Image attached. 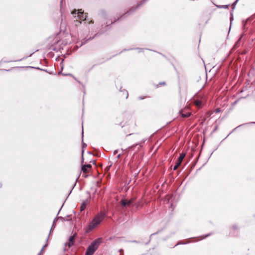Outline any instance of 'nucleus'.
Returning a JSON list of instances; mask_svg holds the SVG:
<instances>
[{"instance_id":"24","label":"nucleus","mask_w":255,"mask_h":255,"mask_svg":"<svg viewBox=\"0 0 255 255\" xmlns=\"http://www.w3.org/2000/svg\"><path fill=\"white\" fill-rule=\"evenodd\" d=\"M55 225L52 224L51 228L50 229V233L51 232L52 230H53L55 228Z\"/></svg>"},{"instance_id":"43","label":"nucleus","mask_w":255,"mask_h":255,"mask_svg":"<svg viewBox=\"0 0 255 255\" xmlns=\"http://www.w3.org/2000/svg\"><path fill=\"white\" fill-rule=\"evenodd\" d=\"M255 124V122H250V123H248V124Z\"/></svg>"},{"instance_id":"18","label":"nucleus","mask_w":255,"mask_h":255,"mask_svg":"<svg viewBox=\"0 0 255 255\" xmlns=\"http://www.w3.org/2000/svg\"><path fill=\"white\" fill-rule=\"evenodd\" d=\"M87 147V144L86 143L83 142V144H82V148H83V149H82V154L84 153L83 148H85V147Z\"/></svg>"},{"instance_id":"8","label":"nucleus","mask_w":255,"mask_h":255,"mask_svg":"<svg viewBox=\"0 0 255 255\" xmlns=\"http://www.w3.org/2000/svg\"><path fill=\"white\" fill-rule=\"evenodd\" d=\"M255 17V13L252 16L248 18L246 20H243L242 21L243 26L244 29H245L246 28V26L247 23L251 22L252 20L253 19V18Z\"/></svg>"},{"instance_id":"23","label":"nucleus","mask_w":255,"mask_h":255,"mask_svg":"<svg viewBox=\"0 0 255 255\" xmlns=\"http://www.w3.org/2000/svg\"><path fill=\"white\" fill-rule=\"evenodd\" d=\"M46 246V245H44L43 248H42V249L41 250V251L38 254V255H41V253L43 251L44 248Z\"/></svg>"},{"instance_id":"16","label":"nucleus","mask_w":255,"mask_h":255,"mask_svg":"<svg viewBox=\"0 0 255 255\" xmlns=\"http://www.w3.org/2000/svg\"><path fill=\"white\" fill-rule=\"evenodd\" d=\"M181 163L178 162V161L176 162V163L175 164V165L173 167V170H176L178 167L181 165Z\"/></svg>"},{"instance_id":"7","label":"nucleus","mask_w":255,"mask_h":255,"mask_svg":"<svg viewBox=\"0 0 255 255\" xmlns=\"http://www.w3.org/2000/svg\"><path fill=\"white\" fill-rule=\"evenodd\" d=\"M76 236V234H74L73 236H71L69 237L68 242L66 244V245H67L69 248H70L73 245H74Z\"/></svg>"},{"instance_id":"54","label":"nucleus","mask_w":255,"mask_h":255,"mask_svg":"<svg viewBox=\"0 0 255 255\" xmlns=\"http://www.w3.org/2000/svg\"><path fill=\"white\" fill-rule=\"evenodd\" d=\"M60 210H61V209L59 210V211H58V212H60Z\"/></svg>"},{"instance_id":"11","label":"nucleus","mask_w":255,"mask_h":255,"mask_svg":"<svg viewBox=\"0 0 255 255\" xmlns=\"http://www.w3.org/2000/svg\"><path fill=\"white\" fill-rule=\"evenodd\" d=\"M191 116V113L190 112H186L185 113H182L181 116L183 118H188Z\"/></svg>"},{"instance_id":"1","label":"nucleus","mask_w":255,"mask_h":255,"mask_svg":"<svg viewBox=\"0 0 255 255\" xmlns=\"http://www.w3.org/2000/svg\"><path fill=\"white\" fill-rule=\"evenodd\" d=\"M71 14L73 15L74 19V24L76 26H78L79 25L81 24L82 22L81 21L86 20L83 23L84 25L87 26V20L86 18L87 17V15L86 13H84V11L82 10V9H79L77 10L76 9H74L71 12Z\"/></svg>"},{"instance_id":"51","label":"nucleus","mask_w":255,"mask_h":255,"mask_svg":"<svg viewBox=\"0 0 255 255\" xmlns=\"http://www.w3.org/2000/svg\"><path fill=\"white\" fill-rule=\"evenodd\" d=\"M115 21H116V20H115V21H114V22H115ZM113 23V22H111V23Z\"/></svg>"},{"instance_id":"14","label":"nucleus","mask_w":255,"mask_h":255,"mask_svg":"<svg viewBox=\"0 0 255 255\" xmlns=\"http://www.w3.org/2000/svg\"><path fill=\"white\" fill-rule=\"evenodd\" d=\"M229 5H216L218 8H228Z\"/></svg>"},{"instance_id":"40","label":"nucleus","mask_w":255,"mask_h":255,"mask_svg":"<svg viewBox=\"0 0 255 255\" xmlns=\"http://www.w3.org/2000/svg\"><path fill=\"white\" fill-rule=\"evenodd\" d=\"M110 166H111V165L109 167L107 166L106 167V169H107V170H109Z\"/></svg>"},{"instance_id":"45","label":"nucleus","mask_w":255,"mask_h":255,"mask_svg":"<svg viewBox=\"0 0 255 255\" xmlns=\"http://www.w3.org/2000/svg\"><path fill=\"white\" fill-rule=\"evenodd\" d=\"M150 241V240H149V241H148L146 243V245L148 244L149 243Z\"/></svg>"},{"instance_id":"3","label":"nucleus","mask_w":255,"mask_h":255,"mask_svg":"<svg viewBox=\"0 0 255 255\" xmlns=\"http://www.w3.org/2000/svg\"><path fill=\"white\" fill-rule=\"evenodd\" d=\"M102 239L101 238H98L92 242L87 248L85 255H93L95 252L98 249L99 246L102 243Z\"/></svg>"},{"instance_id":"41","label":"nucleus","mask_w":255,"mask_h":255,"mask_svg":"<svg viewBox=\"0 0 255 255\" xmlns=\"http://www.w3.org/2000/svg\"><path fill=\"white\" fill-rule=\"evenodd\" d=\"M86 42V40H84V41L82 42V44H85Z\"/></svg>"},{"instance_id":"31","label":"nucleus","mask_w":255,"mask_h":255,"mask_svg":"<svg viewBox=\"0 0 255 255\" xmlns=\"http://www.w3.org/2000/svg\"><path fill=\"white\" fill-rule=\"evenodd\" d=\"M118 151H119L118 149L115 150L114 152V154H115V155L118 152Z\"/></svg>"},{"instance_id":"17","label":"nucleus","mask_w":255,"mask_h":255,"mask_svg":"<svg viewBox=\"0 0 255 255\" xmlns=\"http://www.w3.org/2000/svg\"><path fill=\"white\" fill-rule=\"evenodd\" d=\"M196 105L197 106L201 107L202 106V102L201 101L198 100L196 102Z\"/></svg>"},{"instance_id":"25","label":"nucleus","mask_w":255,"mask_h":255,"mask_svg":"<svg viewBox=\"0 0 255 255\" xmlns=\"http://www.w3.org/2000/svg\"><path fill=\"white\" fill-rule=\"evenodd\" d=\"M131 243H139V241H136V240H133L130 241Z\"/></svg>"},{"instance_id":"32","label":"nucleus","mask_w":255,"mask_h":255,"mask_svg":"<svg viewBox=\"0 0 255 255\" xmlns=\"http://www.w3.org/2000/svg\"><path fill=\"white\" fill-rule=\"evenodd\" d=\"M119 252H120V253H121V254H123V253H124V250H123V249H120V250H119Z\"/></svg>"},{"instance_id":"44","label":"nucleus","mask_w":255,"mask_h":255,"mask_svg":"<svg viewBox=\"0 0 255 255\" xmlns=\"http://www.w3.org/2000/svg\"><path fill=\"white\" fill-rule=\"evenodd\" d=\"M62 74V72H61V71H59V72H58V74L59 75V74Z\"/></svg>"},{"instance_id":"38","label":"nucleus","mask_w":255,"mask_h":255,"mask_svg":"<svg viewBox=\"0 0 255 255\" xmlns=\"http://www.w3.org/2000/svg\"><path fill=\"white\" fill-rule=\"evenodd\" d=\"M139 99H140V100H142V99H144V97H142L140 96V97H139Z\"/></svg>"},{"instance_id":"29","label":"nucleus","mask_w":255,"mask_h":255,"mask_svg":"<svg viewBox=\"0 0 255 255\" xmlns=\"http://www.w3.org/2000/svg\"><path fill=\"white\" fill-rule=\"evenodd\" d=\"M158 232H159V231H158V232H156V233H153V234H151V235H150V237H151L152 236H154V235H155L157 234L158 233Z\"/></svg>"},{"instance_id":"27","label":"nucleus","mask_w":255,"mask_h":255,"mask_svg":"<svg viewBox=\"0 0 255 255\" xmlns=\"http://www.w3.org/2000/svg\"><path fill=\"white\" fill-rule=\"evenodd\" d=\"M220 112V109H219V108H218V109H216V110H215V112H216V113H219Z\"/></svg>"},{"instance_id":"30","label":"nucleus","mask_w":255,"mask_h":255,"mask_svg":"<svg viewBox=\"0 0 255 255\" xmlns=\"http://www.w3.org/2000/svg\"><path fill=\"white\" fill-rule=\"evenodd\" d=\"M231 17H230V20H231V22L233 19V17L232 13H231Z\"/></svg>"},{"instance_id":"53","label":"nucleus","mask_w":255,"mask_h":255,"mask_svg":"<svg viewBox=\"0 0 255 255\" xmlns=\"http://www.w3.org/2000/svg\"><path fill=\"white\" fill-rule=\"evenodd\" d=\"M1 187V184H0V188Z\"/></svg>"},{"instance_id":"15","label":"nucleus","mask_w":255,"mask_h":255,"mask_svg":"<svg viewBox=\"0 0 255 255\" xmlns=\"http://www.w3.org/2000/svg\"><path fill=\"white\" fill-rule=\"evenodd\" d=\"M69 216H67V217L64 218V217H58L57 218V219H59V220H60L61 221H68L69 220L67 219Z\"/></svg>"},{"instance_id":"12","label":"nucleus","mask_w":255,"mask_h":255,"mask_svg":"<svg viewBox=\"0 0 255 255\" xmlns=\"http://www.w3.org/2000/svg\"><path fill=\"white\" fill-rule=\"evenodd\" d=\"M86 205H87V203H86V202H84L82 204H81V207H80V211H82L83 210H85V209L86 208Z\"/></svg>"},{"instance_id":"10","label":"nucleus","mask_w":255,"mask_h":255,"mask_svg":"<svg viewBox=\"0 0 255 255\" xmlns=\"http://www.w3.org/2000/svg\"><path fill=\"white\" fill-rule=\"evenodd\" d=\"M238 227L236 226V225H234L232 226V230L233 231H232L230 233V234L232 235V236H237V233H236V231H237L238 230Z\"/></svg>"},{"instance_id":"6","label":"nucleus","mask_w":255,"mask_h":255,"mask_svg":"<svg viewBox=\"0 0 255 255\" xmlns=\"http://www.w3.org/2000/svg\"><path fill=\"white\" fill-rule=\"evenodd\" d=\"M84 162V158L82 156V166H81V170L83 172V173H87L89 172V169L92 168V165L90 164H83Z\"/></svg>"},{"instance_id":"22","label":"nucleus","mask_w":255,"mask_h":255,"mask_svg":"<svg viewBox=\"0 0 255 255\" xmlns=\"http://www.w3.org/2000/svg\"><path fill=\"white\" fill-rule=\"evenodd\" d=\"M211 235H212V233H210V234H207L205 236H204V237L202 238V239H205L208 237H209V236H210Z\"/></svg>"},{"instance_id":"4","label":"nucleus","mask_w":255,"mask_h":255,"mask_svg":"<svg viewBox=\"0 0 255 255\" xmlns=\"http://www.w3.org/2000/svg\"><path fill=\"white\" fill-rule=\"evenodd\" d=\"M136 200V198L133 197L130 199L127 200L126 199H122L121 201V205L122 206V208L126 207V206H134L135 205L134 202Z\"/></svg>"},{"instance_id":"34","label":"nucleus","mask_w":255,"mask_h":255,"mask_svg":"<svg viewBox=\"0 0 255 255\" xmlns=\"http://www.w3.org/2000/svg\"><path fill=\"white\" fill-rule=\"evenodd\" d=\"M243 125H240V126H238V127H237V128H234V129H233V131L235 130L237 128H239V127H241V126H242Z\"/></svg>"},{"instance_id":"39","label":"nucleus","mask_w":255,"mask_h":255,"mask_svg":"<svg viewBox=\"0 0 255 255\" xmlns=\"http://www.w3.org/2000/svg\"><path fill=\"white\" fill-rule=\"evenodd\" d=\"M137 49L139 50V52H140L142 50V49H141V48H137Z\"/></svg>"},{"instance_id":"2","label":"nucleus","mask_w":255,"mask_h":255,"mask_svg":"<svg viewBox=\"0 0 255 255\" xmlns=\"http://www.w3.org/2000/svg\"><path fill=\"white\" fill-rule=\"evenodd\" d=\"M105 214L103 212H101L98 215L95 216L92 221L88 226L86 230V233H89L94 229L98 225H99L104 219Z\"/></svg>"},{"instance_id":"13","label":"nucleus","mask_w":255,"mask_h":255,"mask_svg":"<svg viewBox=\"0 0 255 255\" xmlns=\"http://www.w3.org/2000/svg\"><path fill=\"white\" fill-rule=\"evenodd\" d=\"M242 36L243 35H241L238 41L236 42L234 46V47H238L240 46V41L241 40Z\"/></svg>"},{"instance_id":"49","label":"nucleus","mask_w":255,"mask_h":255,"mask_svg":"<svg viewBox=\"0 0 255 255\" xmlns=\"http://www.w3.org/2000/svg\"><path fill=\"white\" fill-rule=\"evenodd\" d=\"M21 60H22V59H19V60H18V61H21ZM17 61V60H15V61Z\"/></svg>"},{"instance_id":"46","label":"nucleus","mask_w":255,"mask_h":255,"mask_svg":"<svg viewBox=\"0 0 255 255\" xmlns=\"http://www.w3.org/2000/svg\"><path fill=\"white\" fill-rule=\"evenodd\" d=\"M83 133H84V132H83V129L82 130V138L83 137Z\"/></svg>"},{"instance_id":"21","label":"nucleus","mask_w":255,"mask_h":255,"mask_svg":"<svg viewBox=\"0 0 255 255\" xmlns=\"http://www.w3.org/2000/svg\"><path fill=\"white\" fill-rule=\"evenodd\" d=\"M185 243H183V242H181V241H179L175 245L174 247H176L179 245H180V244H185Z\"/></svg>"},{"instance_id":"50","label":"nucleus","mask_w":255,"mask_h":255,"mask_svg":"<svg viewBox=\"0 0 255 255\" xmlns=\"http://www.w3.org/2000/svg\"><path fill=\"white\" fill-rule=\"evenodd\" d=\"M112 239V237H111V238H110V240H111Z\"/></svg>"},{"instance_id":"37","label":"nucleus","mask_w":255,"mask_h":255,"mask_svg":"<svg viewBox=\"0 0 255 255\" xmlns=\"http://www.w3.org/2000/svg\"><path fill=\"white\" fill-rule=\"evenodd\" d=\"M217 129V127L216 126V127L214 128V130H213V131H216Z\"/></svg>"},{"instance_id":"28","label":"nucleus","mask_w":255,"mask_h":255,"mask_svg":"<svg viewBox=\"0 0 255 255\" xmlns=\"http://www.w3.org/2000/svg\"><path fill=\"white\" fill-rule=\"evenodd\" d=\"M57 220H58V219H57V218H55V219L54 220V221H53V224H52L55 225V224L56 223V221H57Z\"/></svg>"},{"instance_id":"20","label":"nucleus","mask_w":255,"mask_h":255,"mask_svg":"<svg viewBox=\"0 0 255 255\" xmlns=\"http://www.w3.org/2000/svg\"><path fill=\"white\" fill-rule=\"evenodd\" d=\"M123 93L124 94H126V98H128V91L127 90H123Z\"/></svg>"},{"instance_id":"47","label":"nucleus","mask_w":255,"mask_h":255,"mask_svg":"<svg viewBox=\"0 0 255 255\" xmlns=\"http://www.w3.org/2000/svg\"><path fill=\"white\" fill-rule=\"evenodd\" d=\"M145 141V139H143L141 142H144Z\"/></svg>"},{"instance_id":"48","label":"nucleus","mask_w":255,"mask_h":255,"mask_svg":"<svg viewBox=\"0 0 255 255\" xmlns=\"http://www.w3.org/2000/svg\"><path fill=\"white\" fill-rule=\"evenodd\" d=\"M67 75V74H65V75ZM68 75H71V76H72V75H71V74H68Z\"/></svg>"},{"instance_id":"33","label":"nucleus","mask_w":255,"mask_h":255,"mask_svg":"<svg viewBox=\"0 0 255 255\" xmlns=\"http://www.w3.org/2000/svg\"><path fill=\"white\" fill-rule=\"evenodd\" d=\"M90 23H94V22H93V21L92 20H91L90 21H89V22H88V25H89V24H90Z\"/></svg>"},{"instance_id":"52","label":"nucleus","mask_w":255,"mask_h":255,"mask_svg":"<svg viewBox=\"0 0 255 255\" xmlns=\"http://www.w3.org/2000/svg\"><path fill=\"white\" fill-rule=\"evenodd\" d=\"M93 163L95 164V161H93Z\"/></svg>"},{"instance_id":"5","label":"nucleus","mask_w":255,"mask_h":255,"mask_svg":"<svg viewBox=\"0 0 255 255\" xmlns=\"http://www.w3.org/2000/svg\"><path fill=\"white\" fill-rule=\"evenodd\" d=\"M148 0H141L138 4H137L136 6L135 7H132L129 11H127L126 13H125L123 15H122L120 18H118V19H122L123 18H124L126 15H129V14L131 13L132 12L135 10V9L139 7H140L141 5H142L143 3H144L145 2H146Z\"/></svg>"},{"instance_id":"36","label":"nucleus","mask_w":255,"mask_h":255,"mask_svg":"<svg viewBox=\"0 0 255 255\" xmlns=\"http://www.w3.org/2000/svg\"><path fill=\"white\" fill-rule=\"evenodd\" d=\"M138 144H136L135 145H133L132 146H131L130 147V148H132V147H134V146H136V145H138Z\"/></svg>"},{"instance_id":"35","label":"nucleus","mask_w":255,"mask_h":255,"mask_svg":"<svg viewBox=\"0 0 255 255\" xmlns=\"http://www.w3.org/2000/svg\"><path fill=\"white\" fill-rule=\"evenodd\" d=\"M120 157H121V154H118V155H117V159H119V158H120Z\"/></svg>"},{"instance_id":"19","label":"nucleus","mask_w":255,"mask_h":255,"mask_svg":"<svg viewBox=\"0 0 255 255\" xmlns=\"http://www.w3.org/2000/svg\"><path fill=\"white\" fill-rule=\"evenodd\" d=\"M239 1V0H236L234 2V3H233L232 4V6H233V8L234 9L237 4V3L238 2V1Z\"/></svg>"},{"instance_id":"42","label":"nucleus","mask_w":255,"mask_h":255,"mask_svg":"<svg viewBox=\"0 0 255 255\" xmlns=\"http://www.w3.org/2000/svg\"><path fill=\"white\" fill-rule=\"evenodd\" d=\"M36 68L37 69H40L41 70L45 71V70L42 69H40L39 68Z\"/></svg>"},{"instance_id":"9","label":"nucleus","mask_w":255,"mask_h":255,"mask_svg":"<svg viewBox=\"0 0 255 255\" xmlns=\"http://www.w3.org/2000/svg\"><path fill=\"white\" fill-rule=\"evenodd\" d=\"M185 156H186L185 153L182 152V153H180L179 157L178 158L177 161L178 162L181 163Z\"/></svg>"},{"instance_id":"26","label":"nucleus","mask_w":255,"mask_h":255,"mask_svg":"<svg viewBox=\"0 0 255 255\" xmlns=\"http://www.w3.org/2000/svg\"><path fill=\"white\" fill-rule=\"evenodd\" d=\"M159 85H165V82H160V83H159Z\"/></svg>"}]
</instances>
